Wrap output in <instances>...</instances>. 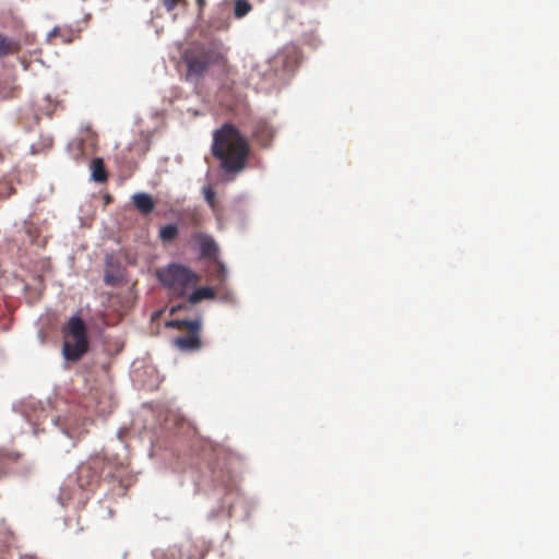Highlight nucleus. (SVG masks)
Wrapping results in <instances>:
<instances>
[{
  "instance_id": "obj_19",
  "label": "nucleus",
  "mask_w": 559,
  "mask_h": 559,
  "mask_svg": "<svg viewBox=\"0 0 559 559\" xmlns=\"http://www.w3.org/2000/svg\"><path fill=\"white\" fill-rule=\"evenodd\" d=\"M0 457H8L10 460H15L17 457V455H13L10 452H4V451L0 450Z\"/></svg>"
},
{
  "instance_id": "obj_12",
  "label": "nucleus",
  "mask_w": 559,
  "mask_h": 559,
  "mask_svg": "<svg viewBox=\"0 0 559 559\" xmlns=\"http://www.w3.org/2000/svg\"><path fill=\"white\" fill-rule=\"evenodd\" d=\"M68 150L74 159H79L83 154V141L75 139L69 142Z\"/></svg>"
},
{
  "instance_id": "obj_22",
  "label": "nucleus",
  "mask_w": 559,
  "mask_h": 559,
  "mask_svg": "<svg viewBox=\"0 0 559 559\" xmlns=\"http://www.w3.org/2000/svg\"><path fill=\"white\" fill-rule=\"evenodd\" d=\"M199 9L201 10L203 5L205 4V0H197Z\"/></svg>"
},
{
  "instance_id": "obj_18",
  "label": "nucleus",
  "mask_w": 559,
  "mask_h": 559,
  "mask_svg": "<svg viewBox=\"0 0 559 559\" xmlns=\"http://www.w3.org/2000/svg\"><path fill=\"white\" fill-rule=\"evenodd\" d=\"M59 34V28L56 26L47 34V40L49 41L52 37Z\"/></svg>"
},
{
  "instance_id": "obj_7",
  "label": "nucleus",
  "mask_w": 559,
  "mask_h": 559,
  "mask_svg": "<svg viewBox=\"0 0 559 559\" xmlns=\"http://www.w3.org/2000/svg\"><path fill=\"white\" fill-rule=\"evenodd\" d=\"M131 199L132 204L142 215L151 214L155 207L152 195L146 192L134 193Z\"/></svg>"
},
{
  "instance_id": "obj_9",
  "label": "nucleus",
  "mask_w": 559,
  "mask_h": 559,
  "mask_svg": "<svg viewBox=\"0 0 559 559\" xmlns=\"http://www.w3.org/2000/svg\"><path fill=\"white\" fill-rule=\"evenodd\" d=\"M214 297L215 293L213 288L207 286L199 287L188 296V302L190 305H197L204 299H213Z\"/></svg>"
},
{
  "instance_id": "obj_14",
  "label": "nucleus",
  "mask_w": 559,
  "mask_h": 559,
  "mask_svg": "<svg viewBox=\"0 0 559 559\" xmlns=\"http://www.w3.org/2000/svg\"><path fill=\"white\" fill-rule=\"evenodd\" d=\"M11 50L10 43L8 38L0 34V58L7 56Z\"/></svg>"
},
{
  "instance_id": "obj_15",
  "label": "nucleus",
  "mask_w": 559,
  "mask_h": 559,
  "mask_svg": "<svg viewBox=\"0 0 559 559\" xmlns=\"http://www.w3.org/2000/svg\"><path fill=\"white\" fill-rule=\"evenodd\" d=\"M203 195L207 204L214 206L215 192L210 186L203 188Z\"/></svg>"
},
{
  "instance_id": "obj_11",
  "label": "nucleus",
  "mask_w": 559,
  "mask_h": 559,
  "mask_svg": "<svg viewBox=\"0 0 559 559\" xmlns=\"http://www.w3.org/2000/svg\"><path fill=\"white\" fill-rule=\"evenodd\" d=\"M252 7L248 0H236L234 5V14L236 17L241 19L246 16Z\"/></svg>"
},
{
  "instance_id": "obj_16",
  "label": "nucleus",
  "mask_w": 559,
  "mask_h": 559,
  "mask_svg": "<svg viewBox=\"0 0 559 559\" xmlns=\"http://www.w3.org/2000/svg\"><path fill=\"white\" fill-rule=\"evenodd\" d=\"M189 302L188 300L187 301H183V302H180L176 306H173L170 309H169V313L171 316H174L175 313H177L178 311H181V310H188L189 309Z\"/></svg>"
},
{
  "instance_id": "obj_5",
  "label": "nucleus",
  "mask_w": 559,
  "mask_h": 559,
  "mask_svg": "<svg viewBox=\"0 0 559 559\" xmlns=\"http://www.w3.org/2000/svg\"><path fill=\"white\" fill-rule=\"evenodd\" d=\"M201 325V319H194L193 323L190 324L189 335L176 337L173 341L174 345L181 352H193L200 349L202 346L200 338Z\"/></svg>"
},
{
  "instance_id": "obj_6",
  "label": "nucleus",
  "mask_w": 559,
  "mask_h": 559,
  "mask_svg": "<svg viewBox=\"0 0 559 559\" xmlns=\"http://www.w3.org/2000/svg\"><path fill=\"white\" fill-rule=\"evenodd\" d=\"M193 238L202 258H214L217 255L218 246L211 235L205 233H195Z\"/></svg>"
},
{
  "instance_id": "obj_1",
  "label": "nucleus",
  "mask_w": 559,
  "mask_h": 559,
  "mask_svg": "<svg viewBox=\"0 0 559 559\" xmlns=\"http://www.w3.org/2000/svg\"><path fill=\"white\" fill-rule=\"evenodd\" d=\"M249 151L248 140L235 126L225 123L214 131L212 154L225 173L237 174L245 169Z\"/></svg>"
},
{
  "instance_id": "obj_17",
  "label": "nucleus",
  "mask_w": 559,
  "mask_h": 559,
  "mask_svg": "<svg viewBox=\"0 0 559 559\" xmlns=\"http://www.w3.org/2000/svg\"><path fill=\"white\" fill-rule=\"evenodd\" d=\"M178 0H163L164 7L167 11H173L177 5Z\"/></svg>"
},
{
  "instance_id": "obj_13",
  "label": "nucleus",
  "mask_w": 559,
  "mask_h": 559,
  "mask_svg": "<svg viewBox=\"0 0 559 559\" xmlns=\"http://www.w3.org/2000/svg\"><path fill=\"white\" fill-rule=\"evenodd\" d=\"M193 323V320H187V319H183V320H170V321H167L165 323V326L166 328H171V329H182V328H187L188 330H190V324Z\"/></svg>"
},
{
  "instance_id": "obj_20",
  "label": "nucleus",
  "mask_w": 559,
  "mask_h": 559,
  "mask_svg": "<svg viewBox=\"0 0 559 559\" xmlns=\"http://www.w3.org/2000/svg\"><path fill=\"white\" fill-rule=\"evenodd\" d=\"M58 502L61 504V506H66V501H64V498H63V493H60L58 496Z\"/></svg>"
},
{
  "instance_id": "obj_10",
  "label": "nucleus",
  "mask_w": 559,
  "mask_h": 559,
  "mask_svg": "<svg viewBox=\"0 0 559 559\" xmlns=\"http://www.w3.org/2000/svg\"><path fill=\"white\" fill-rule=\"evenodd\" d=\"M178 235V227L176 224H167L165 226H162L159 229V238L165 241H171L174 240Z\"/></svg>"
},
{
  "instance_id": "obj_4",
  "label": "nucleus",
  "mask_w": 559,
  "mask_h": 559,
  "mask_svg": "<svg viewBox=\"0 0 559 559\" xmlns=\"http://www.w3.org/2000/svg\"><path fill=\"white\" fill-rule=\"evenodd\" d=\"M85 322L78 316L71 317L64 334L62 355L69 361H78L88 349Z\"/></svg>"
},
{
  "instance_id": "obj_3",
  "label": "nucleus",
  "mask_w": 559,
  "mask_h": 559,
  "mask_svg": "<svg viewBox=\"0 0 559 559\" xmlns=\"http://www.w3.org/2000/svg\"><path fill=\"white\" fill-rule=\"evenodd\" d=\"M158 282L169 290L171 299L183 298L189 286L198 281V275L188 266L169 263L156 272Z\"/></svg>"
},
{
  "instance_id": "obj_21",
  "label": "nucleus",
  "mask_w": 559,
  "mask_h": 559,
  "mask_svg": "<svg viewBox=\"0 0 559 559\" xmlns=\"http://www.w3.org/2000/svg\"><path fill=\"white\" fill-rule=\"evenodd\" d=\"M105 282H106L107 284H112V276H110V275H106V276H105Z\"/></svg>"
},
{
  "instance_id": "obj_2",
  "label": "nucleus",
  "mask_w": 559,
  "mask_h": 559,
  "mask_svg": "<svg viewBox=\"0 0 559 559\" xmlns=\"http://www.w3.org/2000/svg\"><path fill=\"white\" fill-rule=\"evenodd\" d=\"M226 53L227 50L221 40L192 43L181 57L187 67L186 81L199 83L211 66L223 64L226 61Z\"/></svg>"
},
{
  "instance_id": "obj_8",
  "label": "nucleus",
  "mask_w": 559,
  "mask_h": 559,
  "mask_svg": "<svg viewBox=\"0 0 559 559\" xmlns=\"http://www.w3.org/2000/svg\"><path fill=\"white\" fill-rule=\"evenodd\" d=\"M91 179L93 181L103 183L107 180V171L103 158H94L91 164Z\"/></svg>"
}]
</instances>
